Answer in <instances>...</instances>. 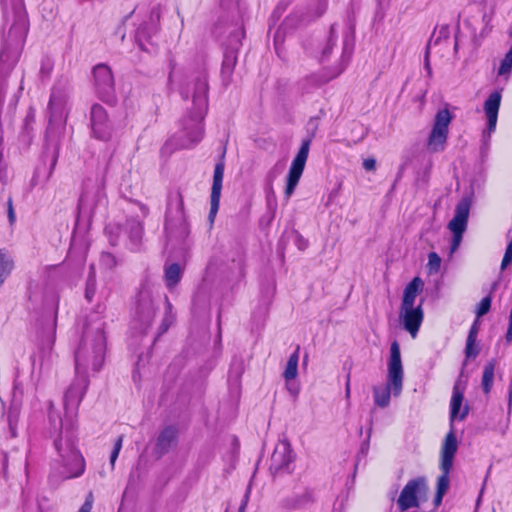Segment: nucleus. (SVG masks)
Here are the masks:
<instances>
[{
    "instance_id": "1",
    "label": "nucleus",
    "mask_w": 512,
    "mask_h": 512,
    "mask_svg": "<svg viewBox=\"0 0 512 512\" xmlns=\"http://www.w3.org/2000/svg\"><path fill=\"white\" fill-rule=\"evenodd\" d=\"M88 384V375L76 373L73 383L64 395V419L52 410L53 404L50 403L49 422L54 433L57 434L54 446L61 458L62 474L66 479L80 477L85 470L84 458L75 445V418Z\"/></svg>"
},
{
    "instance_id": "2",
    "label": "nucleus",
    "mask_w": 512,
    "mask_h": 512,
    "mask_svg": "<svg viewBox=\"0 0 512 512\" xmlns=\"http://www.w3.org/2000/svg\"><path fill=\"white\" fill-rule=\"evenodd\" d=\"M5 24L9 26L0 51V79L7 78L21 56L29 29L26 9L22 0H15L4 11Z\"/></svg>"
},
{
    "instance_id": "3",
    "label": "nucleus",
    "mask_w": 512,
    "mask_h": 512,
    "mask_svg": "<svg viewBox=\"0 0 512 512\" xmlns=\"http://www.w3.org/2000/svg\"><path fill=\"white\" fill-rule=\"evenodd\" d=\"M105 352L103 322L99 320L87 324L75 351V372L85 375H88L89 371L98 372L104 363Z\"/></svg>"
},
{
    "instance_id": "4",
    "label": "nucleus",
    "mask_w": 512,
    "mask_h": 512,
    "mask_svg": "<svg viewBox=\"0 0 512 512\" xmlns=\"http://www.w3.org/2000/svg\"><path fill=\"white\" fill-rule=\"evenodd\" d=\"M193 114L183 121L181 146L189 148L199 143L203 137L202 121L208 110V80L204 72L199 73L192 83Z\"/></svg>"
},
{
    "instance_id": "5",
    "label": "nucleus",
    "mask_w": 512,
    "mask_h": 512,
    "mask_svg": "<svg viewBox=\"0 0 512 512\" xmlns=\"http://www.w3.org/2000/svg\"><path fill=\"white\" fill-rule=\"evenodd\" d=\"M404 371L401 361L400 347L397 341L391 343L388 361L387 382L383 387L373 388L374 403L385 408L390 403L391 395L398 397L403 388Z\"/></svg>"
},
{
    "instance_id": "6",
    "label": "nucleus",
    "mask_w": 512,
    "mask_h": 512,
    "mask_svg": "<svg viewBox=\"0 0 512 512\" xmlns=\"http://www.w3.org/2000/svg\"><path fill=\"white\" fill-rule=\"evenodd\" d=\"M165 232L169 237L185 238L189 225L184 211V201L180 190L171 191L167 198Z\"/></svg>"
},
{
    "instance_id": "7",
    "label": "nucleus",
    "mask_w": 512,
    "mask_h": 512,
    "mask_svg": "<svg viewBox=\"0 0 512 512\" xmlns=\"http://www.w3.org/2000/svg\"><path fill=\"white\" fill-rule=\"evenodd\" d=\"M155 288L145 281L136 296L134 324L144 333L151 325L157 312L155 304Z\"/></svg>"
},
{
    "instance_id": "8",
    "label": "nucleus",
    "mask_w": 512,
    "mask_h": 512,
    "mask_svg": "<svg viewBox=\"0 0 512 512\" xmlns=\"http://www.w3.org/2000/svg\"><path fill=\"white\" fill-rule=\"evenodd\" d=\"M106 201L105 194V177H97L94 181L87 179L83 184V191L79 199L78 209L81 213L91 216L97 206L104 204Z\"/></svg>"
},
{
    "instance_id": "9",
    "label": "nucleus",
    "mask_w": 512,
    "mask_h": 512,
    "mask_svg": "<svg viewBox=\"0 0 512 512\" xmlns=\"http://www.w3.org/2000/svg\"><path fill=\"white\" fill-rule=\"evenodd\" d=\"M93 86L96 95L106 103L116 100L115 83L111 69L105 64H98L93 68Z\"/></svg>"
},
{
    "instance_id": "10",
    "label": "nucleus",
    "mask_w": 512,
    "mask_h": 512,
    "mask_svg": "<svg viewBox=\"0 0 512 512\" xmlns=\"http://www.w3.org/2000/svg\"><path fill=\"white\" fill-rule=\"evenodd\" d=\"M470 208L471 200L468 197L462 198L456 205L453 218L448 223V229L453 235L451 244L452 253L455 252L461 244L463 234L467 229Z\"/></svg>"
},
{
    "instance_id": "11",
    "label": "nucleus",
    "mask_w": 512,
    "mask_h": 512,
    "mask_svg": "<svg viewBox=\"0 0 512 512\" xmlns=\"http://www.w3.org/2000/svg\"><path fill=\"white\" fill-rule=\"evenodd\" d=\"M451 120L452 116L448 109H441L437 112L427 143L431 152L444 150Z\"/></svg>"
},
{
    "instance_id": "12",
    "label": "nucleus",
    "mask_w": 512,
    "mask_h": 512,
    "mask_svg": "<svg viewBox=\"0 0 512 512\" xmlns=\"http://www.w3.org/2000/svg\"><path fill=\"white\" fill-rule=\"evenodd\" d=\"M310 139H304L299 148L298 153L293 159L291 166L288 171V175L286 178V187L284 191V196L286 200H289L291 195L294 193L295 188L297 187L301 175L304 171L305 164L308 158L309 148H310Z\"/></svg>"
},
{
    "instance_id": "13",
    "label": "nucleus",
    "mask_w": 512,
    "mask_h": 512,
    "mask_svg": "<svg viewBox=\"0 0 512 512\" xmlns=\"http://www.w3.org/2000/svg\"><path fill=\"white\" fill-rule=\"evenodd\" d=\"M294 455L287 439H280L270 458L269 470L272 476H284L292 469Z\"/></svg>"
},
{
    "instance_id": "14",
    "label": "nucleus",
    "mask_w": 512,
    "mask_h": 512,
    "mask_svg": "<svg viewBox=\"0 0 512 512\" xmlns=\"http://www.w3.org/2000/svg\"><path fill=\"white\" fill-rule=\"evenodd\" d=\"M355 39L352 32H347L343 37V47L340 59L333 65L327 66L322 70V81H330L338 77L348 65L353 54Z\"/></svg>"
},
{
    "instance_id": "15",
    "label": "nucleus",
    "mask_w": 512,
    "mask_h": 512,
    "mask_svg": "<svg viewBox=\"0 0 512 512\" xmlns=\"http://www.w3.org/2000/svg\"><path fill=\"white\" fill-rule=\"evenodd\" d=\"M92 135L102 141H108L112 136V124L107 111L99 104H94L90 111Z\"/></svg>"
},
{
    "instance_id": "16",
    "label": "nucleus",
    "mask_w": 512,
    "mask_h": 512,
    "mask_svg": "<svg viewBox=\"0 0 512 512\" xmlns=\"http://www.w3.org/2000/svg\"><path fill=\"white\" fill-rule=\"evenodd\" d=\"M426 492L424 482H408L400 492L397 499V507L400 512H405L420 505L422 493Z\"/></svg>"
},
{
    "instance_id": "17",
    "label": "nucleus",
    "mask_w": 512,
    "mask_h": 512,
    "mask_svg": "<svg viewBox=\"0 0 512 512\" xmlns=\"http://www.w3.org/2000/svg\"><path fill=\"white\" fill-rule=\"evenodd\" d=\"M160 19V8L153 7L150 12L148 22L142 23L136 30L135 38L140 49L151 52V49L146 45V42L151 44V39L158 31V22Z\"/></svg>"
},
{
    "instance_id": "18",
    "label": "nucleus",
    "mask_w": 512,
    "mask_h": 512,
    "mask_svg": "<svg viewBox=\"0 0 512 512\" xmlns=\"http://www.w3.org/2000/svg\"><path fill=\"white\" fill-rule=\"evenodd\" d=\"M226 149H224L221 158L218 163H216L213 174V183L211 188V198H210V211H209V219L213 221L220 205V197L222 190V182L224 176L225 169V157Z\"/></svg>"
},
{
    "instance_id": "19",
    "label": "nucleus",
    "mask_w": 512,
    "mask_h": 512,
    "mask_svg": "<svg viewBox=\"0 0 512 512\" xmlns=\"http://www.w3.org/2000/svg\"><path fill=\"white\" fill-rule=\"evenodd\" d=\"M423 319L422 301L415 308H400L399 310V321L412 338L417 336Z\"/></svg>"
},
{
    "instance_id": "20",
    "label": "nucleus",
    "mask_w": 512,
    "mask_h": 512,
    "mask_svg": "<svg viewBox=\"0 0 512 512\" xmlns=\"http://www.w3.org/2000/svg\"><path fill=\"white\" fill-rule=\"evenodd\" d=\"M449 433L446 435L441 450V470L442 474L437 480H448L449 470L452 467L453 458L457 451L458 443L454 432L453 424Z\"/></svg>"
},
{
    "instance_id": "21",
    "label": "nucleus",
    "mask_w": 512,
    "mask_h": 512,
    "mask_svg": "<svg viewBox=\"0 0 512 512\" xmlns=\"http://www.w3.org/2000/svg\"><path fill=\"white\" fill-rule=\"evenodd\" d=\"M178 433L177 427L173 425H168L160 431L153 448V455L156 459H160L171 449L176 447L178 443Z\"/></svg>"
},
{
    "instance_id": "22",
    "label": "nucleus",
    "mask_w": 512,
    "mask_h": 512,
    "mask_svg": "<svg viewBox=\"0 0 512 512\" xmlns=\"http://www.w3.org/2000/svg\"><path fill=\"white\" fill-rule=\"evenodd\" d=\"M501 98V93L499 91H494L489 95L484 103V111L487 117L489 133L495 131Z\"/></svg>"
},
{
    "instance_id": "23",
    "label": "nucleus",
    "mask_w": 512,
    "mask_h": 512,
    "mask_svg": "<svg viewBox=\"0 0 512 512\" xmlns=\"http://www.w3.org/2000/svg\"><path fill=\"white\" fill-rule=\"evenodd\" d=\"M463 392L459 390L458 385L453 388V394L450 401V422L453 424L455 419L463 420L468 414V406H463Z\"/></svg>"
},
{
    "instance_id": "24",
    "label": "nucleus",
    "mask_w": 512,
    "mask_h": 512,
    "mask_svg": "<svg viewBox=\"0 0 512 512\" xmlns=\"http://www.w3.org/2000/svg\"><path fill=\"white\" fill-rule=\"evenodd\" d=\"M450 34H451L450 27L448 25H442V26H440L438 28V30L434 33V35L430 39V41L428 43V46H427L426 63H425V67L428 70L429 74L431 73V69H430V66H429V62L427 60L428 55L433 50H435L438 46H442L444 44L448 45Z\"/></svg>"
},
{
    "instance_id": "25",
    "label": "nucleus",
    "mask_w": 512,
    "mask_h": 512,
    "mask_svg": "<svg viewBox=\"0 0 512 512\" xmlns=\"http://www.w3.org/2000/svg\"><path fill=\"white\" fill-rule=\"evenodd\" d=\"M62 128H63L62 124H55L52 117H50L49 125L46 130L45 142H46V148L52 149V151H53L54 162L56 161V157L58 154V147H59Z\"/></svg>"
},
{
    "instance_id": "26",
    "label": "nucleus",
    "mask_w": 512,
    "mask_h": 512,
    "mask_svg": "<svg viewBox=\"0 0 512 512\" xmlns=\"http://www.w3.org/2000/svg\"><path fill=\"white\" fill-rule=\"evenodd\" d=\"M423 288V281L415 277L404 289L400 308H415V301L418 293Z\"/></svg>"
},
{
    "instance_id": "27",
    "label": "nucleus",
    "mask_w": 512,
    "mask_h": 512,
    "mask_svg": "<svg viewBox=\"0 0 512 512\" xmlns=\"http://www.w3.org/2000/svg\"><path fill=\"white\" fill-rule=\"evenodd\" d=\"M164 279L168 289L172 290L181 280L182 269L178 263L165 267Z\"/></svg>"
},
{
    "instance_id": "28",
    "label": "nucleus",
    "mask_w": 512,
    "mask_h": 512,
    "mask_svg": "<svg viewBox=\"0 0 512 512\" xmlns=\"http://www.w3.org/2000/svg\"><path fill=\"white\" fill-rule=\"evenodd\" d=\"M125 229L130 241L137 246L140 243L143 234V226L137 219L131 218L126 221Z\"/></svg>"
},
{
    "instance_id": "29",
    "label": "nucleus",
    "mask_w": 512,
    "mask_h": 512,
    "mask_svg": "<svg viewBox=\"0 0 512 512\" xmlns=\"http://www.w3.org/2000/svg\"><path fill=\"white\" fill-rule=\"evenodd\" d=\"M298 361H299V347L290 355L285 370L283 372V377L287 382L295 379L298 373Z\"/></svg>"
},
{
    "instance_id": "30",
    "label": "nucleus",
    "mask_w": 512,
    "mask_h": 512,
    "mask_svg": "<svg viewBox=\"0 0 512 512\" xmlns=\"http://www.w3.org/2000/svg\"><path fill=\"white\" fill-rule=\"evenodd\" d=\"M494 370H495V361L491 360L489 361L485 366L483 370L482 375V389L484 393L488 394L493 386L494 381Z\"/></svg>"
},
{
    "instance_id": "31",
    "label": "nucleus",
    "mask_w": 512,
    "mask_h": 512,
    "mask_svg": "<svg viewBox=\"0 0 512 512\" xmlns=\"http://www.w3.org/2000/svg\"><path fill=\"white\" fill-rule=\"evenodd\" d=\"M13 269V258L7 251L0 249V276H2V278H7Z\"/></svg>"
},
{
    "instance_id": "32",
    "label": "nucleus",
    "mask_w": 512,
    "mask_h": 512,
    "mask_svg": "<svg viewBox=\"0 0 512 512\" xmlns=\"http://www.w3.org/2000/svg\"><path fill=\"white\" fill-rule=\"evenodd\" d=\"M237 56L234 50H227L224 54L222 63V75L225 78H229L236 65Z\"/></svg>"
},
{
    "instance_id": "33",
    "label": "nucleus",
    "mask_w": 512,
    "mask_h": 512,
    "mask_svg": "<svg viewBox=\"0 0 512 512\" xmlns=\"http://www.w3.org/2000/svg\"><path fill=\"white\" fill-rule=\"evenodd\" d=\"M96 293V278L94 266H90V272L86 281L85 298L91 301Z\"/></svg>"
},
{
    "instance_id": "34",
    "label": "nucleus",
    "mask_w": 512,
    "mask_h": 512,
    "mask_svg": "<svg viewBox=\"0 0 512 512\" xmlns=\"http://www.w3.org/2000/svg\"><path fill=\"white\" fill-rule=\"evenodd\" d=\"M165 302H166V314H165V317L162 320V323L160 325V328H159L160 329V333L159 334L165 333L169 329V327L172 324L173 319H174V317H173V315L171 313L172 305L169 302L167 297H165Z\"/></svg>"
},
{
    "instance_id": "35",
    "label": "nucleus",
    "mask_w": 512,
    "mask_h": 512,
    "mask_svg": "<svg viewBox=\"0 0 512 512\" xmlns=\"http://www.w3.org/2000/svg\"><path fill=\"white\" fill-rule=\"evenodd\" d=\"M512 69V48L506 53L498 69L499 76H508Z\"/></svg>"
},
{
    "instance_id": "36",
    "label": "nucleus",
    "mask_w": 512,
    "mask_h": 512,
    "mask_svg": "<svg viewBox=\"0 0 512 512\" xmlns=\"http://www.w3.org/2000/svg\"><path fill=\"white\" fill-rule=\"evenodd\" d=\"M338 38V26L336 24L332 25L329 30L327 44L324 50H322V57L329 53L333 46L335 45Z\"/></svg>"
},
{
    "instance_id": "37",
    "label": "nucleus",
    "mask_w": 512,
    "mask_h": 512,
    "mask_svg": "<svg viewBox=\"0 0 512 512\" xmlns=\"http://www.w3.org/2000/svg\"><path fill=\"white\" fill-rule=\"evenodd\" d=\"M106 233L109 237V242L111 245L115 246L118 243V236L121 231L120 225L117 224H109L106 228Z\"/></svg>"
},
{
    "instance_id": "38",
    "label": "nucleus",
    "mask_w": 512,
    "mask_h": 512,
    "mask_svg": "<svg viewBox=\"0 0 512 512\" xmlns=\"http://www.w3.org/2000/svg\"><path fill=\"white\" fill-rule=\"evenodd\" d=\"M441 265V258L439 255L435 252H431L428 255V269L430 273H437L440 269Z\"/></svg>"
},
{
    "instance_id": "39",
    "label": "nucleus",
    "mask_w": 512,
    "mask_h": 512,
    "mask_svg": "<svg viewBox=\"0 0 512 512\" xmlns=\"http://www.w3.org/2000/svg\"><path fill=\"white\" fill-rule=\"evenodd\" d=\"M491 302H492V298L490 295L484 297L479 305H478V308L476 310V315L478 318L484 316L485 314H487L490 310V307H491Z\"/></svg>"
},
{
    "instance_id": "40",
    "label": "nucleus",
    "mask_w": 512,
    "mask_h": 512,
    "mask_svg": "<svg viewBox=\"0 0 512 512\" xmlns=\"http://www.w3.org/2000/svg\"><path fill=\"white\" fill-rule=\"evenodd\" d=\"M100 261H101V264L108 269L115 267L116 263H117L115 257L111 253H108V252H103L101 254Z\"/></svg>"
},
{
    "instance_id": "41",
    "label": "nucleus",
    "mask_w": 512,
    "mask_h": 512,
    "mask_svg": "<svg viewBox=\"0 0 512 512\" xmlns=\"http://www.w3.org/2000/svg\"><path fill=\"white\" fill-rule=\"evenodd\" d=\"M122 443H123V435L119 436L114 443V447H113V450L110 455V463L112 466L114 465V463L120 453V450L122 448Z\"/></svg>"
},
{
    "instance_id": "42",
    "label": "nucleus",
    "mask_w": 512,
    "mask_h": 512,
    "mask_svg": "<svg viewBox=\"0 0 512 512\" xmlns=\"http://www.w3.org/2000/svg\"><path fill=\"white\" fill-rule=\"evenodd\" d=\"M53 69V62L49 57H44L41 61L40 73L48 77Z\"/></svg>"
},
{
    "instance_id": "43",
    "label": "nucleus",
    "mask_w": 512,
    "mask_h": 512,
    "mask_svg": "<svg viewBox=\"0 0 512 512\" xmlns=\"http://www.w3.org/2000/svg\"><path fill=\"white\" fill-rule=\"evenodd\" d=\"M512 263V239L506 247V251L501 263V269L504 270L508 265Z\"/></svg>"
},
{
    "instance_id": "44",
    "label": "nucleus",
    "mask_w": 512,
    "mask_h": 512,
    "mask_svg": "<svg viewBox=\"0 0 512 512\" xmlns=\"http://www.w3.org/2000/svg\"><path fill=\"white\" fill-rule=\"evenodd\" d=\"M318 85H319V78L317 75H312L310 77H307L303 81L304 89H306L307 91H310L312 89H317Z\"/></svg>"
},
{
    "instance_id": "45",
    "label": "nucleus",
    "mask_w": 512,
    "mask_h": 512,
    "mask_svg": "<svg viewBox=\"0 0 512 512\" xmlns=\"http://www.w3.org/2000/svg\"><path fill=\"white\" fill-rule=\"evenodd\" d=\"M478 331H479V326H478L477 321H475L472 324L469 334H468V337H467V340L469 341V343H476Z\"/></svg>"
},
{
    "instance_id": "46",
    "label": "nucleus",
    "mask_w": 512,
    "mask_h": 512,
    "mask_svg": "<svg viewBox=\"0 0 512 512\" xmlns=\"http://www.w3.org/2000/svg\"><path fill=\"white\" fill-rule=\"evenodd\" d=\"M479 351L477 348H475V343H469L468 340H466V347H465V354L467 358L470 357H476L478 355Z\"/></svg>"
},
{
    "instance_id": "47",
    "label": "nucleus",
    "mask_w": 512,
    "mask_h": 512,
    "mask_svg": "<svg viewBox=\"0 0 512 512\" xmlns=\"http://www.w3.org/2000/svg\"><path fill=\"white\" fill-rule=\"evenodd\" d=\"M93 507V496L90 493L78 512H91Z\"/></svg>"
},
{
    "instance_id": "48",
    "label": "nucleus",
    "mask_w": 512,
    "mask_h": 512,
    "mask_svg": "<svg viewBox=\"0 0 512 512\" xmlns=\"http://www.w3.org/2000/svg\"><path fill=\"white\" fill-rule=\"evenodd\" d=\"M363 167L367 171H373L376 168V160L374 158H367L363 161Z\"/></svg>"
},
{
    "instance_id": "49",
    "label": "nucleus",
    "mask_w": 512,
    "mask_h": 512,
    "mask_svg": "<svg viewBox=\"0 0 512 512\" xmlns=\"http://www.w3.org/2000/svg\"><path fill=\"white\" fill-rule=\"evenodd\" d=\"M250 492H251V485H248V487L246 489V492H245V495H244V499L242 501V504L239 507V512H244L245 511L246 505L248 503Z\"/></svg>"
},
{
    "instance_id": "50",
    "label": "nucleus",
    "mask_w": 512,
    "mask_h": 512,
    "mask_svg": "<svg viewBox=\"0 0 512 512\" xmlns=\"http://www.w3.org/2000/svg\"><path fill=\"white\" fill-rule=\"evenodd\" d=\"M8 218H9V222L11 224H13L15 221V212L13 209V203H12L11 198H9V200H8Z\"/></svg>"
},
{
    "instance_id": "51",
    "label": "nucleus",
    "mask_w": 512,
    "mask_h": 512,
    "mask_svg": "<svg viewBox=\"0 0 512 512\" xmlns=\"http://www.w3.org/2000/svg\"><path fill=\"white\" fill-rule=\"evenodd\" d=\"M449 483L450 482H438V486H437V491L436 492L439 493V494L445 495V493L449 489Z\"/></svg>"
},
{
    "instance_id": "52",
    "label": "nucleus",
    "mask_w": 512,
    "mask_h": 512,
    "mask_svg": "<svg viewBox=\"0 0 512 512\" xmlns=\"http://www.w3.org/2000/svg\"><path fill=\"white\" fill-rule=\"evenodd\" d=\"M295 241L300 250H303L307 247V242L302 238L301 235L296 234L295 235Z\"/></svg>"
},
{
    "instance_id": "53",
    "label": "nucleus",
    "mask_w": 512,
    "mask_h": 512,
    "mask_svg": "<svg viewBox=\"0 0 512 512\" xmlns=\"http://www.w3.org/2000/svg\"><path fill=\"white\" fill-rule=\"evenodd\" d=\"M506 341L508 343L512 342V320L511 319H509V326H508V330L506 333Z\"/></svg>"
},
{
    "instance_id": "54",
    "label": "nucleus",
    "mask_w": 512,
    "mask_h": 512,
    "mask_svg": "<svg viewBox=\"0 0 512 512\" xmlns=\"http://www.w3.org/2000/svg\"><path fill=\"white\" fill-rule=\"evenodd\" d=\"M443 496L442 494H439L436 492V495L434 497V507L437 508L438 506H440V504L442 503V499H443Z\"/></svg>"
},
{
    "instance_id": "55",
    "label": "nucleus",
    "mask_w": 512,
    "mask_h": 512,
    "mask_svg": "<svg viewBox=\"0 0 512 512\" xmlns=\"http://www.w3.org/2000/svg\"><path fill=\"white\" fill-rule=\"evenodd\" d=\"M242 370L243 368L241 363H239L237 366L235 364L232 365L231 371L235 372L237 376H239L242 373Z\"/></svg>"
},
{
    "instance_id": "56",
    "label": "nucleus",
    "mask_w": 512,
    "mask_h": 512,
    "mask_svg": "<svg viewBox=\"0 0 512 512\" xmlns=\"http://www.w3.org/2000/svg\"><path fill=\"white\" fill-rule=\"evenodd\" d=\"M174 71H175V63L171 60L170 61V71H169V76H168L169 83L172 82V77H173Z\"/></svg>"
},
{
    "instance_id": "57",
    "label": "nucleus",
    "mask_w": 512,
    "mask_h": 512,
    "mask_svg": "<svg viewBox=\"0 0 512 512\" xmlns=\"http://www.w3.org/2000/svg\"><path fill=\"white\" fill-rule=\"evenodd\" d=\"M180 93H181V96L184 99H188L189 98V94H190V88L189 87H182L181 90H180Z\"/></svg>"
},
{
    "instance_id": "58",
    "label": "nucleus",
    "mask_w": 512,
    "mask_h": 512,
    "mask_svg": "<svg viewBox=\"0 0 512 512\" xmlns=\"http://www.w3.org/2000/svg\"><path fill=\"white\" fill-rule=\"evenodd\" d=\"M288 389L289 391L293 394V395H296L298 393V389L295 387L294 384H289L288 383Z\"/></svg>"
},
{
    "instance_id": "59",
    "label": "nucleus",
    "mask_w": 512,
    "mask_h": 512,
    "mask_svg": "<svg viewBox=\"0 0 512 512\" xmlns=\"http://www.w3.org/2000/svg\"><path fill=\"white\" fill-rule=\"evenodd\" d=\"M271 196H272V197H275V195H274V192H273L272 188H270V190H269V192H268V196H267V197H268V202H270V197H271Z\"/></svg>"
},
{
    "instance_id": "60",
    "label": "nucleus",
    "mask_w": 512,
    "mask_h": 512,
    "mask_svg": "<svg viewBox=\"0 0 512 512\" xmlns=\"http://www.w3.org/2000/svg\"><path fill=\"white\" fill-rule=\"evenodd\" d=\"M458 48V38L457 36H455V40H454V50L456 51Z\"/></svg>"
},
{
    "instance_id": "61",
    "label": "nucleus",
    "mask_w": 512,
    "mask_h": 512,
    "mask_svg": "<svg viewBox=\"0 0 512 512\" xmlns=\"http://www.w3.org/2000/svg\"><path fill=\"white\" fill-rule=\"evenodd\" d=\"M5 280H6V278H2V276H0V285H2Z\"/></svg>"
}]
</instances>
